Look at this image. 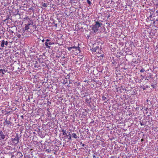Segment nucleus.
<instances>
[{
    "instance_id": "f8f14e48",
    "label": "nucleus",
    "mask_w": 158,
    "mask_h": 158,
    "mask_svg": "<svg viewBox=\"0 0 158 158\" xmlns=\"http://www.w3.org/2000/svg\"><path fill=\"white\" fill-rule=\"evenodd\" d=\"M0 138L2 139H4L5 138V135L3 134V132L2 131L0 130Z\"/></svg>"
},
{
    "instance_id": "c9c22d12",
    "label": "nucleus",
    "mask_w": 158,
    "mask_h": 158,
    "mask_svg": "<svg viewBox=\"0 0 158 158\" xmlns=\"http://www.w3.org/2000/svg\"><path fill=\"white\" fill-rule=\"evenodd\" d=\"M141 140L142 141H143V139H141Z\"/></svg>"
},
{
    "instance_id": "2f4dec72",
    "label": "nucleus",
    "mask_w": 158,
    "mask_h": 158,
    "mask_svg": "<svg viewBox=\"0 0 158 158\" xmlns=\"http://www.w3.org/2000/svg\"><path fill=\"white\" fill-rule=\"evenodd\" d=\"M44 39H43V40H42V42H44Z\"/></svg>"
},
{
    "instance_id": "20e7f679",
    "label": "nucleus",
    "mask_w": 158,
    "mask_h": 158,
    "mask_svg": "<svg viewBox=\"0 0 158 158\" xmlns=\"http://www.w3.org/2000/svg\"><path fill=\"white\" fill-rule=\"evenodd\" d=\"M92 51L98 53L99 52V46H96L95 48H92Z\"/></svg>"
},
{
    "instance_id": "5701e85b",
    "label": "nucleus",
    "mask_w": 158,
    "mask_h": 158,
    "mask_svg": "<svg viewBox=\"0 0 158 158\" xmlns=\"http://www.w3.org/2000/svg\"><path fill=\"white\" fill-rule=\"evenodd\" d=\"M8 32L10 33L13 34L14 33L13 31L12 30H11L10 29H9Z\"/></svg>"
},
{
    "instance_id": "f3484780",
    "label": "nucleus",
    "mask_w": 158,
    "mask_h": 158,
    "mask_svg": "<svg viewBox=\"0 0 158 158\" xmlns=\"http://www.w3.org/2000/svg\"><path fill=\"white\" fill-rule=\"evenodd\" d=\"M4 72H6V71H5V70H3L2 69L0 70V73H2L3 75L4 74Z\"/></svg>"
},
{
    "instance_id": "f257e3e1",
    "label": "nucleus",
    "mask_w": 158,
    "mask_h": 158,
    "mask_svg": "<svg viewBox=\"0 0 158 158\" xmlns=\"http://www.w3.org/2000/svg\"><path fill=\"white\" fill-rule=\"evenodd\" d=\"M11 117H10L9 120H7V118H6L5 120L4 123V126H7V127H10V126H13V123L11 122L10 120L11 119Z\"/></svg>"
},
{
    "instance_id": "7ed1b4c3",
    "label": "nucleus",
    "mask_w": 158,
    "mask_h": 158,
    "mask_svg": "<svg viewBox=\"0 0 158 158\" xmlns=\"http://www.w3.org/2000/svg\"><path fill=\"white\" fill-rule=\"evenodd\" d=\"M68 50L69 51H71V49L73 48H74V49H75L76 50H77V49H78V50H79V49H80V47H79V44H78V47H76V46H73V47H68L67 48Z\"/></svg>"
},
{
    "instance_id": "ea45409f",
    "label": "nucleus",
    "mask_w": 158,
    "mask_h": 158,
    "mask_svg": "<svg viewBox=\"0 0 158 158\" xmlns=\"http://www.w3.org/2000/svg\"><path fill=\"white\" fill-rule=\"evenodd\" d=\"M141 76L143 77V76L142 75H141Z\"/></svg>"
},
{
    "instance_id": "9d476101",
    "label": "nucleus",
    "mask_w": 158,
    "mask_h": 158,
    "mask_svg": "<svg viewBox=\"0 0 158 158\" xmlns=\"http://www.w3.org/2000/svg\"><path fill=\"white\" fill-rule=\"evenodd\" d=\"M46 42L45 43V45L47 48L49 49H51V46L48 45V42L50 41V40L48 39H47L46 40Z\"/></svg>"
},
{
    "instance_id": "bb28decb",
    "label": "nucleus",
    "mask_w": 158,
    "mask_h": 158,
    "mask_svg": "<svg viewBox=\"0 0 158 158\" xmlns=\"http://www.w3.org/2000/svg\"><path fill=\"white\" fill-rule=\"evenodd\" d=\"M85 144H84L83 143L82 144V146L83 147H84L85 146Z\"/></svg>"
},
{
    "instance_id": "1a4fd4ad",
    "label": "nucleus",
    "mask_w": 158,
    "mask_h": 158,
    "mask_svg": "<svg viewBox=\"0 0 158 158\" xmlns=\"http://www.w3.org/2000/svg\"><path fill=\"white\" fill-rule=\"evenodd\" d=\"M102 25V23H100L98 22H96L95 24L94 25L98 29L99 27L101 26Z\"/></svg>"
},
{
    "instance_id": "dca6fc26",
    "label": "nucleus",
    "mask_w": 158,
    "mask_h": 158,
    "mask_svg": "<svg viewBox=\"0 0 158 158\" xmlns=\"http://www.w3.org/2000/svg\"><path fill=\"white\" fill-rule=\"evenodd\" d=\"M71 136L73 137L75 139H76L77 138V135H76V134L74 133H73L72 135H71Z\"/></svg>"
},
{
    "instance_id": "72a5a7b5",
    "label": "nucleus",
    "mask_w": 158,
    "mask_h": 158,
    "mask_svg": "<svg viewBox=\"0 0 158 158\" xmlns=\"http://www.w3.org/2000/svg\"><path fill=\"white\" fill-rule=\"evenodd\" d=\"M57 23L55 24V26L57 27Z\"/></svg>"
},
{
    "instance_id": "39448f33",
    "label": "nucleus",
    "mask_w": 158,
    "mask_h": 158,
    "mask_svg": "<svg viewBox=\"0 0 158 158\" xmlns=\"http://www.w3.org/2000/svg\"><path fill=\"white\" fill-rule=\"evenodd\" d=\"M65 135L64 136V139H66L67 138H68L69 140L68 141H70V140H71V135L69 133L68 135H67L66 133V135Z\"/></svg>"
},
{
    "instance_id": "c85d7f7f",
    "label": "nucleus",
    "mask_w": 158,
    "mask_h": 158,
    "mask_svg": "<svg viewBox=\"0 0 158 158\" xmlns=\"http://www.w3.org/2000/svg\"><path fill=\"white\" fill-rule=\"evenodd\" d=\"M71 83H72L71 81V80H69V83L70 84Z\"/></svg>"
},
{
    "instance_id": "b1692460",
    "label": "nucleus",
    "mask_w": 158,
    "mask_h": 158,
    "mask_svg": "<svg viewBox=\"0 0 158 158\" xmlns=\"http://www.w3.org/2000/svg\"><path fill=\"white\" fill-rule=\"evenodd\" d=\"M47 5L48 4L46 3H44L43 5V6L44 7H47Z\"/></svg>"
},
{
    "instance_id": "ddd939ff",
    "label": "nucleus",
    "mask_w": 158,
    "mask_h": 158,
    "mask_svg": "<svg viewBox=\"0 0 158 158\" xmlns=\"http://www.w3.org/2000/svg\"><path fill=\"white\" fill-rule=\"evenodd\" d=\"M92 30L93 31H94V32H96L98 30V28L95 27V26L94 25L92 27Z\"/></svg>"
},
{
    "instance_id": "6ab92c4d",
    "label": "nucleus",
    "mask_w": 158,
    "mask_h": 158,
    "mask_svg": "<svg viewBox=\"0 0 158 158\" xmlns=\"http://www.w3.org/2000/svg\"><path fill=\"white\" fill-rule=\"evenodd\" d=\"M66 130H64V129L62 130V132H63V135H66Z\"/></svg>"
},
{
    "instance_id": "0eeeda50",
    "label": "nucleus",
    "mask_w": 158,
    "mask_h": 158,
    "mask_svg": "<svg viewBox=\"0 0 158 158\" xmlns=\"http://www.w3.org/2000/svg\"><path fill=\"white\" fill-rule=\"evenodd\" d=\"M8 44V42L7 41H5L4 40H3L2 41L1 44V45L2 47H4V45H7Z\"/></svg>"
},
{
    "instance_id": "7c9ffc66",
    "label": "nucleus",
    "mask_w": 158,
    "mask_h": 158,
    "mask_svg": "<svg viewBox=\"0 0 158 158\" xmlns=\"http://www.w3.org/2000/svg\"><path fill=\"white\" fill-rule=\"evenodd\" d=\"M142 89L143 90H144L145 89V88L144 87H143Z\"/></svg>"
},
{
    "instance_id": "4468645a",
    "label": "nucleus",
    "mask_w": 158,
    "mask_h": 158,
    "mask_svg": "<svg viewBox=\"0 0 158 158\" xmlns=\"http://www.w3.org/2000/svg\"><path fill=\"white\" fill-rule=\"evenodd\" d=\"M66 77H67V78H65V79L64 80L63 82V83L64 84H66L68 83V81L67 80V78H69V75H68Z\"/></svg>"
},
{
    "instance_id": "aec40b11",
    "label": "nucleus",
    "mask_w": 158,
    "mask_h": 158,
    "mask_svg": "<svg viewBox=\"0 0 158 158\" xmlns=\"http://www.w3.org/2000/svg\"><path fill=\"white\" fill-rule=\"evenodd\" d=\"M48 42V44L49 45H52V44H54V42H51L50 40V41Z\"/></svg>"
},
{
    "instance_id": "f03ea898",
    "label": "nucleus",
    "mask_w": 158,
    "mask_h": 158,
    "mask_svg": "<svg viewBox=\"0 0 158 158\" xmlns=\"http://www.w3.org/2000/svg\"><path fill=\"white\" fill-rule=\"evenodd\" d=\"M19 138L20 137H19L18 134H17L15 138L14 139H12V140L15 143L17 144L19 142Z\"/></svg>"
},
{
    "instance_id": "423d86ee",
    "label": "nucleus",
    "mask_w": 158,
    "mask_h": 158,
    "mask_svg": "<svg viewBox=\"0 0 158 158\" xmlns=\"http://www.w3.org/2000/svg\"><path fill=\"white\" fill-rule=\"evenodd\" d=\"M108 97V96L107 95H103L102 96V100L103 101H106L104 102L105 103H106L109 100V99L107 98Z\"/></svg>"
},
{
    "instance_id": "393cba45",
    "label": "nucleus",
    "mask_w": 158,
    "mask_h": 158,
    "mask_svg": "<svg viewBox=\"0 0 158 158\" xmlns=\"http://www.w3.org/2000/svg\"><path fill=\"white\" fill-rule=\"evenodd\" d=\"M9 19V16H8V17H6V19H5V21L8 20Z\"/></svg>"
},
{
    "instance_id": "a211bd4d",
    "label": "nucleus",
    "mask_w": 158,
    "mask_h": 158,
    "mask_svg": "<svg viewBox=\"0 0 158 158\" xmlns=\"http://www.w3.org/2000/svg\"><path fill=\"white\" fill-rule=\"evenodd\" d=\"M83 57H84V56L83 55H78V58L80 60H81L83 58Z\"/></svg>"
},
{
    "instance_id": "9b49d317",
    "label": "nucleus",
    "mask_w": 158,
    "mask_h": 158,
    "mask_svg": "<svg viewBox=\"0 0 158 158\" xmlns=\"http://www.w3.org/2000/svg\"><path fill=\"white\" fill-rule=\"evenodd\" d=\"M16 156L18 158H20L23 156L22 153L20 152H17Z\"/></svg>"
},
{
    "instance_id": "6e6552de",
    "label": "nucleus",
    "mask_w": 158,
    "mask_h": 158,
    "mask_svg": "<svg viewBox=\"0 0 158 158\" xmlns=\"http://www.w3.org/2000/svg\"><path fill=\"white\" fill-rule=\"evenodd\" d=\"M32 25L31 23H29L27 24H25V30H28L30 28V26Z\"/></svg>"
},
{
    "instance_id": "e433bc0d",
    "label": "nucleus",
    "mask_w": 158,
    "mask_h": 158,
    "mask_svg": "<svg viewBox=\"0 0 158 158\" xmlns=\"http://www.w3.org/2000/svg\"><path fill=\"white\" fill-rule=\"evenodd\" d=\"M10 111L8 112H7V113H6V114H7V113H10Z\"/></svg>"
},
{
    "instance_id": "c756f323",
    "label": "nucleus",
    "mask_w": 158,
    "mask_h": 158,
    "mask_svg": "<svg viewBox=\"0 0 158 158\" xmlns=\"http://www.w3.org/2000/svg\"><path fill=\"white\" fill-rule=\"evenodd\" d=\"M156 13H157V14L158 13V10H157L156 11Z\"/></svg>"
},
{
    "instance_id": "a878e982",
    "label": "nucleus",
    "mask_w": 158,
    "mask_h": 158,
    "mask_svg": "<svg viewBox=\"0 0 158 158\" xmlns=\"http://www.w3.org/2000/svg\"><path fill=\"white\" fill-rule=\"evenodd\" d=\"M19 14V11H18L17 13V14Z\"/></svg>"
},
{
    "instance_id": "473e14b6",
    "label": "nucleus",
    "mask_w": 158,
    "mask_h": 158,
    "mask_svg": "<svg viewBox=\"0 0 158 158\" xmlns=\"http://www.w3.org/2000/svg\"><path fill=\"white\" fill-rule=\"evenodd\" d=\"M147 102H149V101L150 102V100H149L148 99V100H147Z\"/></svg>"
},
{
    "instance_id": "412c9836",
    "label": "nucleus",
    "mask_w": 158,
    "mask_h": 158,
    "mask_svg": "<svg viewBox=\"0 0 158 158\" xmlns=\"http://www.w3.org/2000/svg\"><path fill=\"white\" fill-rule=\"evenodd\" d=\"M87 3L89 5V6L91 5V3L89 0H87Z\"/></svg>"
},
{
    "instance_id": "f704fd0d",
    "label": "nucleus",
    "mask_w": 158,
    "mask_h": 158,
    "mask_svg": "<svg viewBox=\"0 0 158 158\" xmlns=\"http://www.w3.org/2000/svg\"><path fill=\"white\" fill-rule=\"evenodd\" d=\"M20 35H19V36H18V37L19 38L20 37Z\"/></svg>"
},
{
    "instance_id": "4be33fe9",
    "label": "nucleus",
    "mask_w": 158,
    "mask_h": 158,
    "mask_svg": "<svg viewBox=\"0 0 158 158\" xmlns=\"http://www.w3.org/2000/svg\"><path fill=\"white\" fill-rule=\"evenodd\" d=\"M145 70L143 68L142 69H141V70L140 71V72L141 73H143L145 71Z\"/></svg>"
},
{
    "instance_id": "4c0bfd02",
    "label": "nucleus",
    "mask_w": 158,
    "mask_h": 158,
    "mask_svg": "<svg viewBox=\"0 0 158 158\" xmlns=\"http://www.w3.org/2000/svg\"><path fill=\"white\" fill-rule=\"evenodd\" d=\"M156 15L158 16V13Z\"/></svg>"
},
{
    "instance_id": "58836bf2",
    "label": "nucleus",
    "mask_w": 158,
    "mask_h": 158,
    "mask_svg": "<svg viewBox=\"0 0 158 158\" xmlns=\"http://www.w3.org/2000/svg\"><path fill=\"white\" fill-rule=\"evenodd\" d=\"M80 144H82V142H81Z\"/></svg>"
},
{
    "instance_id": "2eb2a0df",
    "label": "nucleus",
    "mask_w": 158,
    "mask_h": 158,
    "mask_svg": "<svg viewBox=\"0 0 158 158\" xmlns=\"http://www.w3.org/2000/svg\"><path fill=\"white\" fill-rule=\"evenodd\" d=\"M91 98H89V99H86V102L90 103L91 102Z\"/></svg>"
},
{
    "instance_id": "cd10ccee",
    "label": "nucleus",
    "mask_w": 158,
    "mask_h": 158,
    "mask_svg": "<svg viewBox=\"0 0 158 158\" xmlns=\"http://www.w3.org/2000/svg\"><path fill=\"white\" fill-rule=\"evenodd\" d=\"M93 158H96V156L95 155H94L93 156Z\"/></svg>"
},
{
    "instance_id": "a19ab883",
    "label": "nucleus",
    "mask_w": 158,
    "mask_h": 158,
    "mask_svg": "<svg viewBox=\"0 0 158 158\" xmlns=\"http://www.w3.org/2000/svg\"><path fill=\"white\" fill-rule=\"evenodd\" d=\"M141 125H142V124H141Z\"/></svg>"
}]
</instances>
